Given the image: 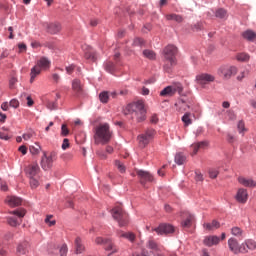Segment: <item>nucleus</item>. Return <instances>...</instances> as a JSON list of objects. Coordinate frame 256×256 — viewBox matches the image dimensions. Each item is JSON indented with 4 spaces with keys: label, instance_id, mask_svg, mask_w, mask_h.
I'll use <instances>...</instances> for the list:
<instances>
[{
    "label": "nucleus",
    "instance_id": "obj_63",
    "mask_svg": "<svg viewBox=\"0 0 256 256\" xmlns=\"http://www.w3.org/2000/svg\"><path fill=\"white\" fill-rule=\"evenodd\" d=\"M18 151L22 153V155H27V147L26 146H20Z\"/></svg>",
    "mask_w": 256,
    "mask_h": 256
},
{
    "label": "nucleus",
    "instance_id": "obj_4",
    "mask_svg": "<svg viewBox=\"0 0 256 256\" xmlns=\"http://www.w3.org/2000/svg\"><path fill=\"white\" fill-rule=\"evenodd\" d=\"M112 217L115 219V221L118 222V225L120 227H125L127 223H129L128 215L125 211H123V208L121 206H116L114 209H112Z\"/></svg>",
    "mask_w": 256,
    "mask_h": 256
},
{
    "label": "nucleus",
    "instance_id": "obj_50",
    "mask_svg": "<svg viewBox=\"0 0 256 256\" xmlns=\"http://www.w3.org/2000/svg\"><path fill=\"white\" fill-rule=\"evenodd\" d=\"M61 135L62 137H67V135H69V128H67V124H62Z\"/></svg>",
    "mask_w": 256,
    "mask_h": 256
},
{
    "label": "nucleus",
    "instance_id": "obj_9",
    "mask_svg": "<svg viewBox=\"0 0 256 256\" xmlns=\"http://www.w3.org/2000/svg\"><path fill=\"white\" fill-rule=\"evenodd\" d=\"M153 137H155V130L148 129L145 131L144 134H141L138 136V143L140 147H147L148 143H151L153 140Z\"/></svg>",
    "mask_w": 256,
    "mask_h": 256
},
{
    "label": "nucleus",
    "instance_id": "obj_31",
    "mask_svg": "<svg viewBox=\"0 0 256 256\" xmlns=\"http://www.w3.org/2000/svg\"><path fill=\"white\" fill-rule=\"evenodd\" d=\"M186 162H187V156H185V154L181 152L176 154L175 163H177V165H183Z\"/></svg>",
    "mask_w": 256,
    "mask_h": 256
},
{
    "label": "nucleus",
    "instance_id": "obj_22",
    "mask_svg": "<svg viewBox=\"0 0 256 256\" xmlns=\"http://www.w3.org/2000/svg\"><path fill=\"white\" fill-rule=\"evenodd\" d=\"M109 97H112V99H115V97H117V93L104 91L99 95V99L101 103H108Z\"/></svg>",
    "mask_w": 256,
    "mask_h": 256
},
{
    "label": "nucleus",
    "instance_id": "obj_54",
    "mask_svg": "<svg viewBox=\"0 0 256 256\" xmlns=\"http://www.w3.org/2000/svg\"><path fill=\"white\" fill-rule=\"evenodd\" d=\"M39 151H41V146H38V147L30 146V153L32 155H39Z\"/></svg>",
    "mask_w": 256,
    "mask_h": 256
},
{
    "label": "nucleus",
    "instance_id": "obj_1",
    "mask_svg": "<svg viewBox=\"0 0 256 256\" xmlns=\"http://www.w3.org/2000/svg\"><path fill=\"white\" fill-rule=\"evenodd\" d=\"M113 137V132L109 128V124L104 123L96 127L94 134V142L96 145H107L111 138Z\"/></svg>",
    "mask_w": 256,
    "mask_h": 256
},
{
    "label": "nucleus",
    "instance_id": "obj_36",
    "mask_svg": "<svg viewBox=\"0 0 256 256\" xmlns=\"http://www.w3.org/2000/svg\"><path fill=\"white\" fill-rule=\"evenodd\" d=\"M120 237H124V239H128L131 243L135 241V234L133 232H120Z\"/></svg>",
    "mask_w": 256,
    "mask_h": 256
},
{
    "label": "nucleus",
    "instance_id": "obj_51",
    "mask_svg": "<svg viewBox=\"0 0 256 256\" xmlns=\"http://www.w3.org/2000/svg\"><path fill=\"white\" fill-rule=\"evenodd\" d=\"M33 135H35V132L28 131L23 134L22 138L24 139V141H29V139H32Z\"/></svg>",
    "mask_w": 256,
    "mask_h": 256
},
{
    "label": "nucleus",
    "instance_id": "obj_21",
    "mask_svg": "<svg viewBox=\"0 0 256 256\" xmlns=\"http://www.w3.org/2000/svg\"><path fill=\"white\" fill-rule=\"evenodd\" d=\"M238 182L240 185H243V187H256V181L252 178L239 177Z\"/></svg>",
    "mask_w": 256,
    "mask_h": 256
},
{
    "label": "nucleus",
    "instance_id": "obj_7",
    "mask_svg": "<svg viewBox=\"0 0 256 256\" xmlns=\"http://www.w3.org/2000/svg\"><path fill=\"white\" fill-rule=\"evenodd\" d=\"M218 75L223 79H231L233 75H237V67L231 65H224L218 69Z\"/></svg>",
    "mask_w": 256,
    "mask_h": 256
},
{
    "label": "nucleus",
    "instance_id": "obj_56",
    "mask_svg": "<svg viewBox=\"0 0 256 256\" xmlns=\"http://www.w3.org/2000/svg\"><path fill=\"white\" fill-rule=\"evenodd\" d=\"M195 179L196 181H203V174L199 170L195 172Z\"/></svg>",
    "mask_w": 256,
    "mask_h": 256
},
{
    "label": "nucleus",
    "instance_id": "obj_26",
    "mask_svg": "<svg viewBox=\"0 0 256 256\" xmlns=\"http://www.w3.org/2000/svg\"><path fill=\"white\" fill-rule=\"evenodd\" d=\"M41 68L35 65L30 72V83H33L38 75H41Z\"/></svg>",
    "mask_w": 256,
    "mask_h": 256
},
{
    "label": "nucleus",
    "instance_id": "obj_39",
    "mask_svg": "<svg viewBox=\"0 0 256 256\" xmlns=\"http://www.w3.org/2000/svg\"><path fill=\"white\" fill-rule=\"evenodd\" d=\"M231 234L234 236V237H243V230L239 227H233L231 229Z\"/></svg>",
    "mask_w": 256,
    "mask_h": 256
},
{
    "label": "nucleus",
    "instance_id": "obj_57",
    "mask_svg": "<svg viewBox=\"0 0 256 256\" xmlns=\"http://www.w3.org/2000/svg\"><path fill=\"white\" fill-rule=\"evenodd\" d=\"M0 139H2L4 141H9L11 139V137H9V135L5 132H0Z\"/></svg>",
    "mask_w": 256,
    "mask_h": 256
},
{
    "label": "nucleus",
    "instance_id": "obj_32",
    "mask_svg": "<svg viewBox=\"0 0 256 256\" xmlns=\"http://www.w3.org/2000/svg\"><path fill=\"white\" fill-rule=\"evenodd\" d=\"M168 21H176V23H183V16L179 14H168L166 15Z\"/></svg>",
    "mask_w": 256,
    "mask_h": 256
},
{
    "label": "nucleus",
    "instance_id": "obj_59",
    "mask_svg": "<svg viewBox=\"0 0 256 256\" xmlns=\"http://www.w3.org/2000/svg\"><path fill=\"white\" fill-rule=\"evenodd\" d=\"M62 149H69V139L65 138L62 143Z\"/></svg>",
    "mask_w": 256,
    "mask_h": 256
},
{
    "label": "nucleus",
    "instance_id": "obj_24",
    "mask_svg": "<svg viewBox=\"0 0 256 256\" xmlns=\"http://www.w3.org/2000/svg\"><path fill=\"white\" fill-rule=\"evenodd\" d=\"M72 89L77 93L78 95H81L83 93V85L81 84V80L75 79L72 82Z\"/></svg>",
    "mask_w": 256,
    "mask_h": 256
},
{
    "label": "nucleus",
    "instance_id": "obj_47",
    "mask_svg": "<svg viewBox=\"0 0 256 256\" xmlns=\"http://www.w3.org/2000/svg\"><path fill=\"white\" fill-rule=\"evenodd\" d=\"M132 45L134 47H142V45H145V41L141 38H135Z\"/></svg>",
    "mask_w": 256,
    "mask_h": 256
},
{
    "label": "nucleus",
    "instance_id": "obj_33",
    "mask_svg": "<svg viewBox=\"0 0 256 256\" xmlns=\"http://www.w3.org/2000/svg\"><path fill=\"white\" fill-rule=\"evenodd\" d=\"M27 247H29V244L27 242H22L17 247V253L20 255L27 254Z\"/></svg>",
    "mask_w": 256,
    "mask_h": 256
},
{
    "label": "nucleus",
    "instance_id": "obj_40",
    "mask_svg": "<svg viewBox=\"0 0 256 256\" xmlns=\"http://www.w3.org/2000/svg\"><path fill=\"white\" fill-rule=\"evenodd\" d=\"M237 129L240 134L245 135V132L247 131V128H245V122L243 120H240L237 125Z\"/></svg>",
    "mask_w": 256,
    "mask_h": 256
},
{
    "label": "nucleus",
    "instance_id": "obj_2",
    "mask_svg": "<svg viewBox=\"0 0 256 256\" xmlns=\"http://www.w3.org/2000/svg\"><path fill=\"white\" fill-rule=\"evenodd\" d=\"M126 113L132 115V119H135L137 123H143L147 119V111L145 110V104L138 101L136 103L128 104L126 106Z\"/></svg>",
    "mask_w": 256,
    "mask_h": 256
},
{
    "label": "nucleus",
    "instance_id": "obj_20",
    "mask_svg": "<svg viewBox=\"0 0 256 256\" xmlns=\"http://www.w3.org/2000/svg\"><path fill=\"white\" fill-rule=\"evenodd\" d=\"M221 239L218 236H208L204 239L203 243L207 247H213V245H219Z\"/></svg>",
    "mask_w": 256,
    "mask_h": 256
},
{
    "label": "nucleus",
    "instance_id": "obj_38",
    "mask_svg": "<svg viewBox=\"0 0 256 256\" xmlns=\"http://www.w3.org/2000/svg\"><path fill=\"white\" fill-rule=\"evenodd\" d=\"M215 15L218 19H225L227 18V10L220 8L216 11Z\"/></svg>",
    "mask_w": 256,
    "mask_h": 256
},
{
    "label": "nucleus",
    "instance_id": "obj_44",
    "mask_svg": "<svg viewBox=\"0 0 256 256\" xmlns=\"http://www.w3.org/2000/svg\"><path fill=\"white\" fill-rule=\"evenodd\" d=\"M249 54L247 53H239L236 55L237 61H248L249 60Z\"/></svg>",
    "mask_w": 256,
    "mask_h": 256
},
{
    "label": "nucleus",
    "instance_id": "obj_41",
    "mask_svg": "<svg viewBox=\"0 0 256 256\" xmlns=\"http://www.w3.org/2000/svg\"><path fill=\"white\" fill-rule=\"evenodd\" d=\"M182 121L185 124V126H189L191 125L192 121H191V113H186L183 115L182 117Z\"/></svg>",
    "mask_w": 256,
    "mask_h": 256
},
{
    "label": "nucleus",
    "instance_id": "obj_17",
    "mask_svg": "<svg viewBox=\"0 0 256 256\" xmlns=\"http://www.w3.org/2000/svg\"><path fill=\"white\" fill-rule=\"evenodd\" d=\"M44 27L46 28L47 32L50 33L51 35H57L59 31H61V24L58 22L54 23H46L44 24Z\"/></svg>",
    "mask_w": 256,
    "mask_h": 256
},
{
    "label": "nucleus",
    "instance_id": "obj_29",
    "mask_svg": "<svg viewBox=\"0 0 256 256\" xmlns=\"http://www.w3.org/2000/svg\"><path fill=\"white\" fill-rule=\"evenodd\" d=\"M242 37L247 41H253L256 39V33L252 30H246L242 33Z\"/></svg>",
    "mask_w": 256,
    "mask_h": 256
},
{
    "label": "nucleus",
    "instance_id": "obj_49",
    "mask_svg": "<svg viewBox=\"0 0 256 256\" xmlns=\"http://www.w3.org/2000/svg\"><path fill=\"white\" fill-rule=\"evenodd\" d=\"M105 69L106 71H108V73H112V71L115 70V64H113V62H107L105 65Z\"/></svg>",
    "mask_w": 256,
    "mask_h": 256
},
{
    "label": "nucleus",
    "instance_id": "obj_19",
    "mask_svg": "<svg viewBox=\"0 0 256 256\" xmlns=\"http://www.w3.org/2000/svg\"><path fill=\"white\" fill-rule=\"evenodd\" d=\"M36 67H38L42 71H46V69H49V67H51V61H49V59H47L46 57H42L37 61Z\"/></svg>",
    "mask_w": 256,
    "mask_h": 256
},
{
    "label": "nucleus",
    "instance_id": "obj_15",
    "mask_svg": "<svg viewBox=\"0 0 256 256\" xmlns=\"http://www.w3.org/2000/svg\"><path fill=\"white\" fill-rule=\"evenodd\" d=\"M146 247H147V249H150V251H152L153 255H155V253H159V252L163 251V246L159 245L153 239H149L147 241Z\"/></svg>",
    "mask_w": 256,
    "mask_h": 256
},
{
    "label": "nucleus",
    "instance_id": "obj_6",
    "mask_svg": "<svg viewBox=\"0 0 256 256\" xmlns=\"http://www.w3.org/2000/svg\"><path fill=\"white\" fill-rule=\"evenodd\" d=\"M175 93H179V95H181V93H183V85H181V83H174L170 86H167L160 92V96L161 97H173V95H175Z\"/></svg>",
    "mask_w": 256,
    "mask_h": 256
},
{
    "label": "nucleus",
    "instance_id": "obj_34",
    "mask_svg": "<svg viewBox=\"0 0 256 256\" xmlns=\"http://www.w3.org/2000/svg\"><path fill=\"white\" fill-rule=\"evenodd\" d=\"M207 143L205 142H199L196 144H192L191 148L193 149L192 155H197L200 149H203Z\"/></svg>",
    "mask_w": 256,
    "mask_h": 256
},
{
    "label": "nucleus",
    "instance_id": "obj_18",
    "mask_svg": "<svg viewBox=\"0 0 256 256\" xmlns=\"http://www.w3.org/2000/svg\"><path fill=\"white\" fill-rule=\"evenodd\" d=\"M5 203H7L9 207H19V205L23 203V200L17 196H8Z\"/></svg>",
    "mask_w": 256,
    "mask_h": 256
},
{
    "label": "nucleus",
    "instance_id": "obj_23",
    "mask_svg": "<svg viewBox=\"0 0 256 256\" xmlns=\"http://www.w3.org/2000/svg\"><path fill=\"white\" fill-rule=\"evenodd\" d=\"M242 247L247 249V253H249V251H255L256 250V242L253 239L245 240L244 243H242Z\"/></svg>",
    "mask_w": 256,
    "mask_h": 256
},
{
    "label": "nucleus",
    "instance_id": "obj_52",
    "mask_svg": "<svg viewBox=\"0 0 256 256\" xmlns=\"http://www.w3.org/2000/svg\"><path fill=\"white\" fill-rule=\"evenodd\" d=\"M67 251V244H63L59 249L60 256H67Z\"/></svg>",
    "mask_w": 256,
    "mask_h": 256
},
{
    "label": "nucleus",
    "instance_id": "obj_16",
    "mask_svg": "<svg viewBox=\"0 0 256 256\" xmlns=\"http://www.w3.org/2000/svg\"><path fill=\"white\" fill-rule=\"evenodd\" d=\"M236 201L238 203H247V200L249 199V194L247 193V189L245 188H240L237 191V194L235 196Z\"/></svg>",
    "mask_w": 256,
    "mask_h": 256
},
{
    "label": "nucleus",
    "instance_id": "obj_43",
    "mask_svg": "<svg viewBox=\"0 0 256 256\" xmlns=\"http://www.w3.org/2000/svg\"><path fill=\"white\" fill-rule=\"evenodd\" d=\"M143 55L144 57H146V59H151V60L155 59L156 57L155 52H153L152 50H144Z\"/></svg>",
    "mask_w": 256,
    "mask_h": 256
},
{
    "label": "nucleus",
    "instance_id": "obj_8",
    "mask_svg": "<svg viewBox=\"0 0 256 256\" xmlns=\"http://www.w3.org/2000/svg\"><path fill=\"white\" fill-rule=\"evenodd\" d=\"M53 161H55L54 152H51L49 154H47V152H43L40 165L44 171H49V169L53 167Z\"/></svg>",
    "mask_w": 256,
    "mask_h": 256
},
{
    "label": "nucleus",
    "instance_id": "obj_46",
    "mask_svg": "<svg viewBox=\"0 0 256 256\" xmlns=\"http://www.w3.org/2000/svg\"><path fill=\"white\" fill-rule=\"evenodd\" d=\"M51 219H53V215H48L45 218V223L48 225V227H53L57 223L55 220Z\"/></svg>",
    "mask_w": 256,
    "mask_h": 256
},
{
    "label": "nucleus",
    "instance_id": "obj_30",
    "mask_svg": "<svg viewBox=\"0 0 256 256\" xmlns=\"http://www.w3.org/2000/svg\"><path fill=\"white\" fill-rule=\"evenodd\" d=\"M104 245H105V250H106V251H112V253H117V251H118L117 246H114V245L111 243V239L106 238Z\"/></svg>",
    "mask_w": 256,
    "mask_h": 256
},
{
    "label": "nucleus",
    "instance_id": "obj_12",
    "mask_svg": "<svg viewBox=\"0 0 256 256\" xmlns=\"http://www.w3.org/2000/svg\"><path fill=\"white\" fill-rule=\"evenodd\" d=\"M154 231L158 235H169V233H175V228L170 224H160Z\"/></svg>",
    "mask_w": 256,
    "mask_h": 256
},
{
    "label": "nucleus",
    "instance_id": "obj_3",
    "mask_svg": "<svg viewBox=\"0 0 256 256\" xmlns=\"http://www.w3.org/2000/svg\"><path fill=\"white\" fill-rule=\"evenodd\" d=\"M177 55V47L173 45H168L164 49V58L166 61V64L164 65L165 71H169L173 65L177 64V58L175 57Z\"/></svg>",
    "mask_w": 256,
    "mask_h": 256
},
{
    "label": "nucleus",
    "instance_id": "obj_25",
    "mask_svg": "<svg viewBox=\"0 0 256 256\" xmlns=\"http://www.w3.org/2000/svg\"><path fill=\"white\" fill-rule=\"evenodd\" d=\"M185 216H186V218L182 222V227L189 228V227H191L193 221H195V217L193 216V214H190V213H186Z\"/></svg>",
    "mask_w": 256,
    "mask_h": 256
},
{
    "label": "nucleus",
    "instance_id": "obj_48",
    "mask_svg": "<svg viewBox=\"0 0 256 256\" xmlns=\"http://www.w3.org/2000/svg\"><path fill=\"white\" fill-rule=\"evenodd\" d=\"M30 187L31 189H37V187H39V180L36 178H30Z\"/></svg>",
    "mask_w": 256,
    "mask_h": 256
},
{
    "label": "nucleus",
    "instance_id": "obj_35",
    "mask_svg": "<svg viewBox=\"0 0 256 256\" xmlns=\"http://www.w3.org/2000/svg\"><path fill=\"white\" fill-rule=\"evenodd\" d=\"M85 59H87L88 61H92V62H95L97 61V54L95 53V51L93 50H88L86 53H85Z\"/></svg>",
    "mask_w": 256,
    "mask_h": 256
},
{
    "label": "nucleus",
    "instance_id": "obj_61",
    "mask_svg": "<svg viewBox=\"0 0 256 256\" xmlns=\"http://www.w3.org/2000/svg\"><path fill=\"white\" fill-rule=\"evenodd\" d=\"M0 189H1V191H7L9 189L8 186H7V183L2 182L0 180Z\"/></svg>",
    "mask_w": 256,
    "mask_h": 256
},
{
    "label": "nucleus",
    "instance_id": "obj_58",
    "mask_svg": "<svg viewBox=\"0 0 256 256\" xmlns=\"http://www.w3.org/2000/svg\"><path fill=\"white\" fill-rule=\"evenodd\" d=\"M105 239L106 238H103V237H97L96 240H95V243L97 245H105Z\"/></svg>",
    "mask_w": 256,
    "mask_h": 256
},
{
    "label": "nucleus",
    "instance_id": "obj_11",
    "mask_svg": "<svg viewBox=\"0 0 256 256\" xmlns=\"http://www.w3.org/2000/svg\"><path fill=\"white\" fill-rule=\"evenodd\" d=\"M228 247L234 255H239V253H247V248L245 246L239 245V242L235 238H230L228 240Z\"/></svg>",
    "mask_w": 256,
    "mask_h": 256
},
{
    "label": "nucleus",
    "instance_id": "obj_55",
    "mask_svg": "<svg viewBox=\"0 0 256 256\" xmlns=\"http://www.w3.org/2000/svg\"><path fill=\"white\" fill-rule=\"evenodd\" d=\"M10 107H13L14 109H17L19 107V100L17 99H12L9 103Z\"/></svg>",
    "mask_w": 256,
    "mask_h": 256
},
{
    "label": "nucleus",
    "instance_id": "obj_37",
    "mask_svg": "<svg viewBox=\"0 0 256 256\" xmlns=\"http://www.w3.org/2000/svg\"><path fill=\"white\" fill-rule=\"evenodd\" d=\"M208 174H209L210 179H217V177L219 175V169L218 168H209Z\"/></svg>",
    "mask_w": 256,
    "mask_h": 256
},
{
    "label": "nucleus",
    "instance_id": "obj_13",
    "mask_svg": "<svg viewBox=\"0 0 256 256\" xmlns=\"http://www.w3.org/2000/svg\"><path fill=\"white\" fill-rule=\"evenodd\" d=\"M196 81H198L199 85H208V83L215 81V76L207 73L199 74L196 76Z\"/></svg>",
    "mask_w": 256,
    "mask_h": 256
},
{
    "label": "nucleus",
    "instance_id": "obj_10",
    "mask_svg": "<svg viewBox=\"0 0 256 256\" xmlns=\"http://www.w3.org/2000/svg\"><path fill=\"white\" fill-rule=\"evenodd\" d=\"M136 174L142 187H147V183H153L155 181V178L147 171L136 170Z\"/></svg>",
    "mask_w": 256,
    "mask_h": 256
},
{
    "label": "nucleus",
    "instance_id": "obj_28",
    "mask_svg": "<svg viewBox=\"0 0 256 256\" xmlns=\"http://www.w3.org/2000/svg\"><path fill=\"white\" fill-rule=\"evenodd\" d=\"M75 249H76V253L77 255L83 253V251H85V246H83V243L81 242V238L77 237L75 239Z\"/></svg>",
    "mask_w": 256,
    "mask_h": 256
},
{
    "label": "nucleus",
    "instance_id": "obj_64",
    "mask_svg": "<svg viewBox=\"0 0 256 256\" xmlns=\"http://www.w3.org/2000/svg\"><path fill=\"white\" fill-rule=\"evenodd\" d=\"M15 83H17V78L13 77L9 81L10 89H13Z\"/></svg>",
    "mask_w": 256,
    "mask_h": 256
},
{
    "label": "nucleus",
    "instance_id": "obj_60",
    "mask_svg": "<svg viewBox=\"0 0 256 256\" xmlns=\"http://www.w3.org/2000/svg\"><path fill=\"white\" fill-rule=\"evenodd\" d=\"M73 71H75V65H70L66 67V72L68 73V75H71Z\"/></svg>",
    "mask_w": 256,
    "mask_h": 256
},
{
    "label": "nucleus",
    "instance_id": "obj_42",
    "mask_svg": "<svg viewBox=\"0 0 256 256\" xmlns=\"http://www.w3.org/2000/svg\"><path fill=\"white\" fill-rule=\"evenodd\" d=\"M21 97L22 99H26L28 107H33L35 102L33 101V98H31V96L27 95L26 93H23Z\"/></svg>",
    "mask_w": 256,
    "mask_h": 256
},
{
    "label": "nucleus",
    "instance_id": "obj_62",
    "mask_svg": "<svg viewBox=\"0 0 256 256\" xmlns=\"http://www.w3.org/2000/svg\"><path fill=\"white\" fill-rule=\"evenodd\" d=\"M1 109H2V111H9V103L8 102L2 103Z\"/></svg>",
    "mask_w": 256,
    "mask_h": 256
},
{
    "label": "nucleus",
    "instance_id": "obj_53",
    "mask_svg": "<svg viewBox=\"0 0 256 256\" xmlns=\"http://www.w3.org/2000/svg\"><path fill=\"white\" fill-rule=\"evenodd\" d=\"M47 107L53 111V109H57V101H51V100H48L47 101Z\"/></svg>",
    "mask_w": 256,
    "mask_h": 256
},
{
    "label": "nucleus",
    "instance_id": "obj_5",
    "mask_svg": "<svg viewBox=\"0 0 256 256\" xmlns=\"http://www.w3.org/2000/svg\"><path fill=\"white\" fill-rule=\"evenodd\" d=\"M27 212L25 211V209H18V210H14L10 212V215H14L12 217H8L7 221H8V225H10L11 227H17L19 225H21V218L25 217V214Z\"/></svg>",
    "mask_w": 256,
    "mask_h": 256
},
{
    "label": "nucleus",
    "instance_id": "obj_27",
    "mask_svg": "<svg viewBox=\"0 0 256 256\" xmlns=\"http://www.w3.org/2000/svg\"><path fill=\"white\" fill-rule=\"evenodd\" d=\"M221 224L218 221L213 220L211 223L204 224V228L206 231H215V229H219Z\"/></svg>",
    "mask_w": 256,
    "mask_h": 256
},
{
    "label": "nucleus",
    "instance_id": "obj_14",
    "mask_svg": "<svg viewBox=\"0 0 256 256\" xmlns=\"http://www.w3.org/2000/svg\"><path fill=\"white\" fill-rule=\"evenodd\" d=\"M39 171H41V168H39V164L37 163L30 164L25 170L29 179L37 177V175H39Z\"/></svg>",
    "mask_w": 256,
    "mask_h": 256
},
{
    "label": "nucleus",
    "instance_id": "obj_45",
    "mask_svg": "<svg viewBox=\"0 0 256 256\" xmlns=\"http://www.w3.org/2000/svg\"><path fill=\"white\" fill-rule=\"evenodd\" d=\"M115 166L117 167V169H118V171H119L120 173H125L126 168H125V165H124L121 161L116 160V161H115Z\"/></svg>",
    "mask_w": 256,
    "mask_h": 256
}]
</instances>
